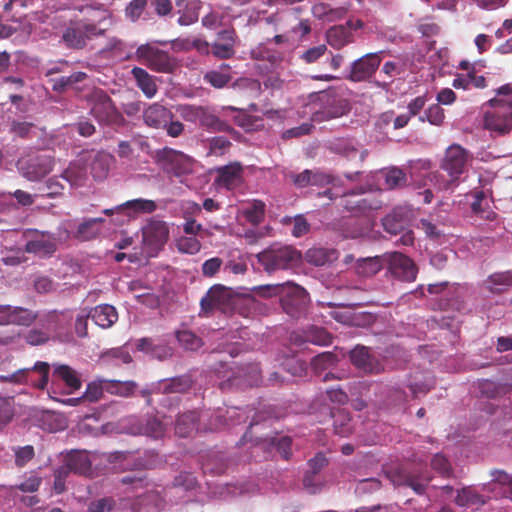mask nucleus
<instances>
[{
    "label": "nucleus",
    "instance_id": "39",
    "mask_svg": "<svg viewBox=\"0 0 512 512\" xmlns=\"http://www.w3.org/2000/svg\"><path fill=\"white\" fill-rule=\"evenodd\" d=\"M455 502L457 505L465 507L471 505H483L486 500L472 487H465L458 491Z\"/></svg>",
    "mask_w": 512,
    "mask_h": 512
},
{
    "label": "nucleus",
    "instance_id": "56",
    "mask_svg": "<svg viewBox=\"0 0 512 512\" xmlns=\"http://www.w3.org/2000/svg\"><path fill=\"white\" fill-rule=\"evenodd\" d=\"M104 391H106L104 379L98 382H91L87 385L82 398L89 402H97L102 397Z\"/></svg>",
    "mask_w": 512,
    "mask_h": 512
},
{
    "label": "nucleus",
    "instance_id": "6",
    "mask_svg": "<svg viewBox=\"0 0 512 512\" xmlns=\"http://www.w3.org/2000/svg\"><path fill=\"white\" fill-rule=\"evenodd\" d=\"M135 57L147 68L157 73L169 74L177 67L175 58L168 52L148 43L142 44L136 49Z\"/></svg>",
    "mask_w": 512,
    "mask_h": 512
},
{
    "label": "nucleus",
    "instance_id": "49",
    "mask_svg": "<svg viewBox=\"0 0 512 512\" xmlns=\"http://www.w3.org/2000/svg\"><path fill=\"white\" fill-rule=\"evenodd\" d=\"M381 270V263L378 258H366L359 260L356 265V271L359 275L370 277Z\"/></svg>",
    "mask_w": 512,
    "mask_h": 512
},
{
    "label": "nucleus",
    "instance_id": "19",
    "mask_svg": "<svg viewBox=\"0 0 512 512\" xmlns=\"http://www.w3.org/2000/svg\"><path fill=\"white\" fill-rule=\"evenodd\" d=\"M0 315L8 324L29 326L34 322L37 314L23 307H12L10 305H1Z\"/></svg>",
    "mask_w": 512,
    "mask_h": 512
},
{
    "label": "nucleus",
    "instance_id": "42",
    "mask_svg": "<svg viewBox=\"0 0 512 512\" xmlns=\"http://www.w3.org/2000/svg\"><path fill=\"white\" fill-rule=\"evenodd\" d=\"M86 78L87 74L85 72H74L69 76H61L53 79L52 88L56 92H63L68 88L73 87L75 84L83 82Z\"/></svg>",
    "mask_w": 512,
    "mask_h": 512
},
{
    "label": "nucleus",
    "instance_id": "53",
    "mask_svg": "<svg viewBox=\"0 0 512 512\" xmlns=\"http://www.w3.org/2000/svg\"><path fill=\"white\" fill-rule=\"evenodd\" d=\"M406 181V174L401 169L391 168L385 172V185L388 189L402 187Z\"/></svg>",
    "mask_w": 512,
    "mask_h": 512
},
{
    "label": "nucleus",
    "instance_id": "51",
    "mask_svg": "<svg viewBox=\"0 0 512 512\" xmlns=\"http://www.w3.org/2000/svg\"><path fill=\"white\" fill-rule=\"evenodd\" d=\"M184 219L185 222L183 223L182 228L185 235L194 237H197L198 235L200 237L210 235L209 231L204 229L202 224L198 223L195 219L189 216L187 210L184 212Z\"/></svg>",
    "mask_w": 512,
    "mask_h": 512
},
{
    "label": "nucleus",
    "instance_id": "14",
    "mask_svg": "<svg viewBox=\"0 0 512 512\" xmlns=\"http://www.w3.org/2000/svg\"><path fill=\"white\" fill-rule=\"evenodd\" d=\"M34 237L25 244L24 252L49 257L57 249L56 238L49 232L34 230Z\"/></svg>",
    "mask_w": 512,
    "mask_h": 512
},
{
    "label": "nucleus",
    "instance_id": "58",
    "mask_svg": "<svg viewBox=\"0 0 512 512\" xmlns=\"http://www.w3.org/2000/svg\"><path fill=\"white\" fill-rule=\"evenodd\" d=\"M231 79L232 77L230 74L220 71H209L204 76V80L215 88L225 87Z\"/></svg>",
    "mask_w": 512,
    "mask_h": 512
},
{
    "label": "nucleus",
    "instance_id": "43",
    "mask_svg": "<svg viewBox=\"0 0 512 512\" xmlns=\"http://www.w3.org/2000/svg\"><path fill=\"white\" fill-rule=\"evenodd\" d=\"M245 219L252 225H259L265 216V203L261 200H253L248 207L243 210Z\"/></svg>",
    "mask_w": 512,
    "mask_h": 512
},
{
    "label": "nucleus",
    "instance_id": "7",
    "mask_svg": "<svg viewBox=\"0 0 512 512\" xmlns=\"http://www.w3.org/2000/svg\"><path fill=\"white\" fill-rule=\"evenodd\" d=\"M104 34L95 23L85 20L71 22L62 34V41L66 47L81 50L86 47L87 41Z\"/></svg>",
    "mask_w": 512,
    "mask_h": 512
},
{
    "label": "nucleus",
    "instance_id": "30",
    "mask_svg": "<svg viewBox=\"0 0 512 512\" xmlns=\"http://www.w3.org/2000/svg\"><path fill=\"white\" fill-rule=\"evenodd\" d=\"M113 156L106 152H98L90 163L93 178L97 181L104 180L109 173Z\"/></svg>",
    "mask_w": 512,
    "mask_h": 512
},
{
    "label": "nucleus",
    "instance_id": "59",
    "mask_svg": "<svg viewBox=\"0 0 512 512\" xmlns=\"http://www.w3.org/2000/svg\"><path fill=\"white\" fill-rule=\"evenodd\" d=\"M327 464L328 460L322 453H318L315 455V457L310 459L308 462L309 471L307 472V475L304 478V484L307 485L310 482L309 473L315 475L318 472H320L324 467H326Z\"/></svg>",
    "mask_w": 512,
    "mask_h": 512
},
{
    "label": "nucleus",
    "instance_id": "17",
    "mask_svg": "<svg viewBox=\"0 0 512 512\" xmlns=\"http://www.w3.org/2000/svg\"><path fill=\"white\" fill-rule=\"evenodd\" d=\"M173 118L172 111L159 103L150 104L143 111L144 123L154 129L164 128Z\"/></svg>",
    "mask_w": 512,
    "mask_h": 512
},
{
    "label": "nucleus",
    "instance_id": "12",
    "mask_svg": "<svg viewBox=\"0 0 512 512\" xmlns=\"http://www.w3.org/2000/svg\"><path fill=\"white\" fill-rule=\"evenodd\" d=\"M387 477L395 486H407L412 488L417 494H423L426 486L431 480L426 474H414L405 469L390 470Z\"/></svg>",
    "mask_w": 512,
    "mask_h": 512
},
{
    "label": "nucleus",
    "instance_id": "15",
    "mask_svg": "<svg viewBox=\"0 0 512 512\" xmlns=\"http://www.w3.org/2000/svg\"><path fill=\"white\" fill-rule=\"evenodd\" d=\"M54 159L50 155H37L22 164L23 175L30 181L43 178L52 171Z\"/></svg>",
    "mask_w": 512,
    "mask_h": 512
},
{
    "label": "nucleus",
    "instance_id": "11",
    "mask_svg": "<svg viewBox=\"0 0 512 512\" xmlns=\"http://www.w3.org/2000/svg\"><path fill=\"white\" fill-rule=\"evenodd\" d=\"M350 360L357 369L367 374H380L385 370L383 362L364 346L355 347L350 352Z\"/></svg>",
    "mask_w": 512,
    "mask_h": 512
},
{
    "label": "nucleus",
    "instance_id": "41",
    "mask_svg": "<svg viewBox=\"0 0 512 512\" xmlns=\"http://www.w3.org/2000/svg\"><path fill=\"white\" fill-rule=\"evenodd\" d=\"M333 150L348 159L355 158L357 155L359 156V161L362 163L364 162L367 151H361L359 152L358 149L348 140L340 139L337 142L333 144Z\"/></svg>",
    "mask_w": 512,
    "mask_h": 512
},
{
    "label": "nucleus",
    "instance_id": "22",
    "mask_svg": "<svg viewBox=\"0 0 512 512\" xmlns=\"http://www.w3.org/2000/svg\"><path fill=\"white\" fill-rule=\"evenodd\" d=\"M198 124L210 132H225L231 133L233 127L226 121L221 120L214 114L211 108L204 106Z\"/></svg>",
    "mask_w": 512,
    "mask_h": 512
},
{
    "label": "nucleus",
    "instance_id": "18",
    "mask_svg": "<svg viewBox=\"0 0 512 512\" xmlns=\"http://www.w3.org/2000/svg\"><path fill=\"white\" fill-rule=\"evenodd\" d=\"M215 182L226 189H234L242 182L243 167L239 162H233L228 165L217 168Z\"/></svg>",
    "mask_w": 512,
    "mask_h": 512
},
{
    "label": "nucleus",
    "instance_id": "62",
    "mask_svg": "<svg viewBox=\"0 0 512 512\" xmlns=\"http://www.w3.org/2000/svg\"><path fill=\"white\" fill-rule=\"evenodd\" d=\"M35 456L34 447L31 445H26L24 447H19L15 451V464L18 467H24L29 461H31Z\"/></svg>",
    "mask_w": 512,
    "mask_h": 512
},
{
    "label": "nucleus",
    "instance_id": "48",
    "mask_svg": "<svg viewBox=\"0 0 512 512\" xmlns=\"http://www.w3.org/2000/svg\"><path fill=\"white\" fill-rule=\"evenodd\" d=\"M203 109L204 106L200 105L181 104L176 110L184 121L198 124Z\"/></svg>",
    "mask_w": 512,
    "mask_h": 512
},
{
    "label": "nucleus",
    "instance_id": "3",
    "mask_svg": "<svg viewBox=\"0 0 512 512\" xmlns=\"http://www.w3.org/2000/svg\"><path fill=\"white\" fill-rule=\"evenodd\" d=\"M153 159L157 166L170 177L180 178L193 172V158L169 147L156 150Z\"/></svg>",
    "mask_w": 512,
    "mask_h": 512
},
{
    "label": "nucleus",
    "instance_id": "24",
    "mask_svg": "<svg viewBox=\"0 0 512 512\" xmlns=\"http://www.w3.org/2000/svg\"><path fill=\"white\" fill-rule=\"evenodd\" d=\"M326 41L334 49H341L354 42V34L350 28L343 25H336L326 32Z\"/></svg>",
    "mask_w": 512,
    "mask_h": 512
},
{
    "label": "nucleus",
    "instance_id": "34",
    "mask_svg": "<svg viewBox=\"0 0 512 512\" xmlns=\"http://www.w3.org/2000/svg\"><path fill=\"white\" fill-rule=\"evenodd\" d=\"M62 178L70 183L71 186L81 187L87 179V172L84 164L81 162L71 163L62 173Z\"/></svg>",
    "mask_w": 512,
    "mask_h": 512
},
{
    "label": "nucleus",
    "instance_id": "38",
    "mask_svg": "<svg viewBox=\"0 0 512 512\" xmlns=\"http://www.w3.org/2000/svg\"><path fill=\"white\" fill-rule=\"evenodd\" d=\"M120 483L127 486V492L137 493L148 486V478L144 471H137L123 476Z\"/></svg>",
    "mask_w": 512,
    "mask_h": 512
},
{
    "label": "nucleus",
    "instance_id": "27",
    "mask_svg": "<svg viewBox=\"0 0 512 512\" xmlns=\"http://www.w3.org/2000/svg\"><path fill=\"white\" fill-rule=\"evenodd\" d=\"M338 251L333 248L312 247L305 253V259L314 266H324L337 260Z\"/></svg>",
    "mask_w": 512,
    "mask_h": 512
},
{
    "label": "nucleus",
    "instance_id": "50",
    "mask_svg": "<svg viewBox=\"0 0 512 512\" xmlns=\"http://www.w3.org/2000/svg\"><path fill=\"white\" fill-rule=\"evenodd\" d=\"M444 118V109L439 104H433L424 111L419 120L421 122L428 121L432 125L440 126L444 122Z\"/></svg>",
    "mask_w": 512,
    "mask_h": 512
},
{
    "label": "nucleus",
    "instance_id": "37",
    "mask_svg": "<svg viewBox=\"0 0 512 512\" xmlns=\"http://www.w3.org/2000/svg\"><path fill=\"white\" fill-rule=\"evenodd\" d=\"M428 181L439 191L453 189L458 185L459 179L453 175L445 174L444 171H434L429 173Z\"/></svg>",
    "mask_w": 512,
    "mask_h": 512
},
{
    "label": "nucleus",
    "instance_id": "61",
    "mask_svg": "<svg viewBox=\"0 0 512 512\" xmlns=\"http://www.w3.org/2000/svg\"><path fill=\"white\" fill-rule=\"evenodd\" d=\"M406 65L404 62L397 60V61H387L383 64L381 73L385 74L390 81L405 72Z\"/></svg>",
    "mask_w": 512,
    "mask_h": 512
},
{
    "label": "nucleus",
    "instance_id": "29",
    "mask_svg": "<svg viewBox=\"0 0 512 512\" xmlns=\"http://www.w3.org/2000/svg\"><path fill=\"white\" fill-rule=\"evenodd\" d=\"M227 298L228 293L224 287L214 286L201 299V308L205 312L221 308L226 303Z\"/></svg>",
    "mask_w": 512,
    "mask_h": 512
},
{
    "label": "nucleus",
    "instance_id": "26",
    "mask_svg": "<svg viewBox=\"0 0 512 512\" xmlns=\"http://www.w3.org/2000/svg\"><path fill=\"white\" fill-rule=\"evenodd\" d=\"M199 414L197 411H187L179 414L175 422V432L179 437L191 436L198 429Z\"/></svg>",
    "mask_w": 512,
    "mask_h": 512
},
{
    "label": "nucleus",
    "instance_id": "2",
    "mask_svg": "<svg viewBox=\"0 0 512 512\" xmlns=\"http://www.w3.org/2000/svg\"><path fill=\"white\" fill-rule=\"evenodd\" d=\"M87 102L90 106V114L99 124L115 127L124 126L125 118L115 106L112 98L103 89H94L87 96Z\"/></svg>",
    "mask_w": 512,
    "mask_h": 512
},
{
    "label": "nucleus",
    "instance_id": "10",
    "mask_svg": "<svg viewBox=\"0 0 512 512\" xmlns=\"http://www.w3.org/2000/svg\"><path fill=\"white\" fill-rule=\"evenodd\" d=\"M468 162V153L460 145L454 144L447 148L441 162V169L448 175L460 179Z\"/></svg>",
    "mask_w": 512,
    "mask_h": 512
},
{
    "label": "nucleus",
    "instance_id": "21",
    "mask_svg": "<svg viewBox=\"0 0 512 512\" xmlns=\"http://www.w3.org/2000/svg\"><path fill=\"white\" fill-rule=\"evenodd\" d=\"M131 74L135 79L136 86L148 99L153 98L157 94L158 86L156 84L155 77L149 74L145 69L141 67H134L131 70Z\"/></svg>",
    "mask_w": 512,
    "mask_h": 512
},
{
    "label": "nucleus",
    "instance_id": "5",
    "mask_svg": "<svg viewBox=\"0 0 512 512\" xmlns=\"http://www.w3.org/2000/svg\"><path fill=\"white\" fill-rule=\"evenodd\" d=\"M50 364L37 361L30 368L18 369L13 373L0 375V382L17 385H29L33 388L44 390L49 383Z\"/></svg>",
    "mask_w": 512,
    "mask_h": 512
},
{
    "label": "nucleus",
    "instance_id": "55",
    "mask_svg": "<svg viewBox=\"0 0 512 512\" xmlns=\"http://www.w3.org/2000/svg\"><path fill=\"white\" fill-rule=\"evenodd\" d=\"M125 208H131L138 213H152L156 210L157 205L153 200L133 199L123 204Z\"/></svg>",
    "mask_w": 512,
    "mask_h": 512
},
{
    "label": "nucleus",
    "instance_id": "9",
    "mask_svg": "<svg viewBox=\"0 0 512 512\" xmlns=\"http://www.w3.org/2000/svg\"><path fill=\"white\" fill-rule=\"evenodd\" d=\"M388 271L397 280L413 282L416 279L418 269L414 261L400 252H392L387 255Z\"/></svg>",
    "mask_w": 512,
    "mask_h": 512
},
{
    "label": "nucleus",
    "instance_id": "8",
    "mask_svg": "<svg viewBox=\"0 0 512 512\" xmlns=\"http://www.w3.org/2000/svg\"><path fill=\"white\" fill-rule=\"evenodd\" d=\"M53 368L51 375V391H49L50 398L56 400L51 394L56 393V388L60 383L64 384L67 394H71L79 390L82 386L80 374L66 364L53 363L50 368Z\"/></svg>",
    "mask_w": 512,
    "mask_h": 512
},
{
    "label": "nucleus",
    "instance_id": "57",
    "mask_svg": "<svg viewBox=\"0 0 512 512\" xmlns=\"http://www.w3.org/2000/svg\"><path fill=\"white\" fill-rule=\"evenodd\" d=\"M116 507L113 497H103L91 501L88 505V512H111Z\"/></svg>",
    "mask_w": 512,
    "mask_h": 512
},
{
    "label": "nucleus",
    "instance_id": "40",
    "mask_svg": "<svg viewBox=\"0 0 512 512\" xmlns=\"http://www.w3.org/2000/svg\"><path fill=\"white\" fill-rule=\"evenodd\" d=\"M104 381L106 392L122 397L131 396L137 388V384L134 381H118L107 379H104Z\"/></svg>",
    "mask_w": 512,
    "mask_h": 512
},
{
    "label": "nucleus",
    "instance_id": "25",
    "mask_svg": "<svg viewBox=\"0 0 512 512\" xmlns=\"http://www.w3.org/2000/svg\"><path fill=\"white\" fill-rule=\"evenodd\" d=\"M89 311L93 322L101 328L111 327L118 319L115 307L109 304L98 305Z\"/></svg>",
    "mask_w": 512,
    "mask_h": 512
},
{
    "label": "nucleus",
    "instance_id": "36",
    "mask_svg": "<svg viewBox=\"0 0 512 512\" xmlns=\"http://www.w3.org/2000/svg\"><path fill=\"white\" fill-rule=\"evenodd\" d=\"M37 127L34 123L13 119L9 123V133L21 139H30L36 135Z\"/></svg>",
    "mask_w": 512,
    "mask_h": 512
},
{
    "label": "nucleus",
    "instance_id": "45",
    "mask_svg": "<svg viewBox=\"0 0 512 512\" xmlns=\"http://www.w3.org/2000/svg\"><path fill=\"white\" fill-rule=\"evenodd\" d=\"M302 342H309L319 346H327L332 343L329 332L321 327H311L306 333Z\"/></svg>",
    "mask_w": 512,
    "mask_h": 512
},
{
    "label": "nucleus",
    "instance_id": "47",
    "mask_svg": "<svg viewBox=\"0 0 512 512\" xmlns=\"http://www.w3.org/2000/svg\"><path fill=\"white\" fill-rule=\"evenodd\" d=\"M179 344L186 350L195 351L202 345V339L190 330H181L176 333Z\"/></svg>",
    "mask_w": 512,
    "mask_h": 512
},
{
    "label": "nucleus",
    "instance_id": "33",
    "mask_svg": "<svg viewBox=\"0 0 512 512\" xmlns=\"http://www.w3.org/2000/svg\"><path fill=\"white\" fill-rule=\"evenodd\" d=\"M202 6V1L190 0L189 4L185 6V9L177 10V13L179 14L177 23L180 26H189L196 23L199 19Z\"/></svg>",
    "mask_w": 512,
    "mask_h": 512
},
{
    "label": "nucleus",
    "instance_id": "13",
    "mask_svg": "<svg viewBox=\"0 0 512 512\" xmlns=\"http://www.w3.org/2000/svg\"><path fill=\"white\" fill-rule=\"evenodd\" d=\"M381 63L379 53H368L355 60L351 65L349 79L361 82L369 79L378 69Z\"/></svg>",
    "mask_w": 512,
    "mask_h": 512
},
{
    "label": "nucleus",
    "instance_id": "32",
    "mask_svg": "<svg viewBox=\"0 0 512 512\" xmlns=\"http://www.w3.org/2000/svg\"><path fill=\"white\" fill-rule=\"evenodd\" d=\"M165 425L155 417H148L141 421L139 427L133 430L134 434L145 435L158 439L164 435Z\"/></svg>",
    "mask_w": 512,
    "mask_h": 512
},
{
    "label": "nucleus",
    "instance_id": "60",
    "mask_svg": "<svg viewBox=\"0 0 512 512\" xmlns=\"http://www.w3.org/2000/svg\"><path fill=\"white\" fill-rule=\"evenodd\" d=\"M147 0H132L125 9V16L132 22H136L144 12Z\"/></svg>",
    "mask_w": 512,
    "mask_h": 512
},
{
    "label": "nucleus",
    "instance_id": "44",
    "mask_svg": "<svg viewBox=\"0 0 512 512\" xmlns=\"http://www.w3.org/2000/svg\"><path fill=\"white\" fill-rule=\"evenodd\" d=\"M175 245L180 253L195 255L201 248L202 244L197 237L194 236H180L175 240Z\"/></svg>",
    "mask_w": 512,
    "mask_h": 512
},
{
    "label": "nucleus",
    "instance_id": "23",
    "mask_svg": "<svg viewBox=\"0 0 512 512\" xmlns=\"http://www.w3.org/2000/svg\"><path fill=\"white\" fill-rule=\"evenodd\" d=\"M479 389L489 399H500L512 391V382L484 379L479 383Z\"/></svg>",
    "mask_w": 512,
    "mask_h": 512
},
{
    "label": "nucleus",
    "instance_id": "16",
    "mask_svg": "<svg viewBox=\"0 0 512 512\" xmlns=\"http://www.w3.org/2000/svg\"><path fill=\"white\" fill-rule=\"evenodd\" d=\"M411 223V211L404 207H397L391 213L382 219L384 230L391 234L397 235L409 228Z\"/></svg>",
    "mask_w": 512,
    "mask_h": 512
},
{
    "label": "nucleus",
    "instance_id": "64",
    "mask_svg": "<svg viewBox=\"0 0 512 512\" xmlns=\"http://www.w3.org/2000/svg\"><path fill=\"white\" fill-rule=\"evenodd\" d=\"M432 468L442 476L449 477L452 473L451 465L446 457L436 454L431 461Z\"/></svg>",
    "mask_w": 512,
    "mask_h": 512
},
{
    "label": "nucleus",
    "instance_id": "54",
    "mask_svg": "<svg viewBox=\"0 0 512 512\" xmlns=\"http://www.w3.org/2000/svg\"><path fill=\"white\" fill-rule=\"evenodd\" d=\"M100 233L99 227H94L87 220L79 224L74 237L80 241H89L95 239Z\"/></svg>",
    "mask_w": 512,
    "mask_h": 512
},
{
    "label": "nucleus",
    "instance_id": "52",
    "mask_svg": "<svg viewBox=\"0 0 512 512\" xmlns=\"http://www.w3.org/2000/svg\"><path fill=\"white\" fill-rule=\"evenodd\" d=\"M337 361V356L331 352H323L315 356L311 361L313 370L318 373L333 366Z\"/></svg>",
    "mask_w": 512,
    "mask_h": 512
},
{
    "label": "nucleus",
    "instance_id": "4",
    "mask_svg": "<svg viewBox=\"0 0 512 512\" xmlns=\"http://www.w3.org/2000/svg\"><path fill=\"white\" fill-rule=\"evenodd\" d=\"M258 262L268 273L291 269L298 265L301 254L291 246L273 245L257 255Z\"/></svg>",
    "mask_w": 512,
    "mask_h": 512
},
{
    "label": "nucleus",
    "instance_id": "46",
    "mask_svg": "<svg viewBox=\"0 0 512 512\" xmlns=\"http://www.w3.org/2000/svg\"><path fill=\"white\" fill-rule=\"evenodd\" d=\"M353 196H355L354 193H347L343 195V205L348 211L355 212L356 214H362L375 208L366 198L351 200Z\"/></svg>",
    "mask_w": 512,
    "mask_h": 512
},
{
    "label": "nucleus",
    "instance_id": "63",
    "mask_svg": "<svg viewBox=\"0 0 512 512\" xmlns=\"http://www.w3.org/2000/svg\"><path fill=\"white\" fill-rule=\"evenodd\" d=\"M339 420L334 421V431L341 437H348L352 433L351 419L348 414L339 413Z\"/></svg>",
    "mask_w": 512,
    "mask_h": 512
},
{
    "label": "nucleus",
    "instance_id": "31",
    "mask_svg": "<svg viewBox=\"0 0 512 512\" xmlns=\"http://www.w3.org/2000/svg\"><path fill=\"white\" fill-rule=\"evenodd\" d=\"M65 467L70 472L76 474H85L91 468V462L88 455L81 451H72L65 457Z\"/></svg>",
    "mask_w": 512,
    "mask_h": 512
},
{
    "label": "nucleus",
    "instance_id": "35",
    "mask_svg": "<svg viewBox=\"0 0 512 512\" xmlns=\"http://www.w3.org/2000/svg\"><path fill=\"white\" fill-rule=\"evenodd\" d=\"M189 376H179L160 382L158 389L164 394L185 393L191 387Z\"/></svg>",
    "mask_w": 512,
    "mask_h": 512
},
{
    "label": "nucleus",
    "instance_id": "1",
    "mask_svg": "<svg viewBox=\"0 0 512 512\" xmlns=\"http://www.w3.org/2000/svg\"><path fill=\"white\" fill-rule=\"evenodd\" d=\"M485 105L490 107L484 113L485 129L500 136L509 134L512 131V84L498 88Z\"/></svg>",
    "mask_w": 512,
    "mask_h": 512
},
{
    "label": "nucleus",
    "instance_id": "20",
    "mask_svg": "<svg viewBox=\"0 0 512 512\" xmlns=\"http://www.w3.org/2000/svg\"><path fill=\"white\" fill-rule=\"evenodd\" d=\"M169 236V229L163 221H152L143 231L144 242L154 247H162Z\"/></svg>",
    "mask_w": 512,
    "mask_h": 512
},
{
    "label": "nucleus",
    "instance_id": "28",
    "mask_svg": "<svg viewBox=\"0 0 512 512\" xmlns=\"http://www.w3.org/2000/svg\"><path fill=\"white\" fill-rule=\"evenodd\" d=\"M486 289L494 294L509 291L512 288V271L495 272L485 281Z\"/></svg>",
    "mask_w": 512,
    "mask_h": 512
}]
</instances>
